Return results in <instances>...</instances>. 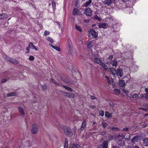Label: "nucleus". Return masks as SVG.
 I'll use <instances>...</instances> for the list:
<instances>
[{"instance_id":"59","label":"nucleus","mask_w":148,"mask_h":148,"mask_svg":"<svg viewBox=\"0 0 148 148\" xmlns=\"http://www.w3.org/2000/svg\"><path fill=\"white\" fill-rule=\"evenodd\" d=\"M145 98L146 99H148V94H146L145 95Z\"/></svg>"},{"instance_id":"37","label":"nucleus","mask_w":148,"mask_h":148,"mask_svg":"<svg viewBox=\"0 0 148 148\" xmlns=\"http://www.w3.org/2000/svg\"><path fill=\"white\" fill-rule=\"evenodd\" d=\"M99 115L101 116H103L104 115V112L103 111V110H100L99 112Z\"/></svg>"},{"instance_id":"38","label":"nucleus","mask_w":148,"mask_h":148,"mask_svg":"<svg viewBox=\"0 0 148 148\" xmlns=\"http://www.w3.org/2000/svg\"><path fill=\"white\" fill-rule=\"evenodd\" d=\"M75 28L77 30H78L80 32H81L82 31V29L81 27L78 25H76L75 26Z\"/></svg>"},{"instance_id":"18","label":"nucleus","mask_w":148,"mask_h":148,"mask_svg":"<svg viewBox=\"0 0 148 148\" xmlns=\"http://www.w3.org/2000/svg\"><path fill=\"white\" fill-rule=\"evenodd\" d=\"M19 112L21 113V115H23L24 114V111L23 108L21 106H19L18 107Z\"/></svg>"},{"instance_id":"40","label":"nucleus","mask_w":148,"mask_h":148,"mask_svg":"<svg viewBox=\"0 0 148 148\" xmlns=\"http://www.w3.org/2000/svg\"><path fill=\"white\" fill-rule=\"evenodd\" d=\"M102 125L103 126V127L105 128L107 127V125H108V124L106 122H103L102 123Z\"/></svg>"},{"instance_id":"9","label":"nucleus","mask_w":148,"mask_h":148,"mask_svg":"<svg viewBox=\"0 0 148 148\" xmlns=\"http://www.w3.org/2000/svg\"><path fill=\"white\" fill-rule=\"evenodd\" d=\"M117 144L119 146L123 147L125 145V143L123 140L119 139L117 142Z\"/></svg>"},{"instance_id":"3","label":"nucleus","mask_w":148,"mask_h":148,"mask_svg":"<svg viewBox=\"0 0 148 148\" xmlns=\"http://www.w3.org/2000/svg\"><path fill=\"white\" fill-rule=\"evenodd\" d=\"M89 33L92 36V38H96L97 36L98 33L97 32L95 31L93 29H91L89 31Z\"/></svg>"},{"instance_id":"10","label":"nucleus","mask_w":148,"mask_h":148,"mask_svg":"<svg viewBox=\"0 0 148 148\" xmlns=\"http://www.w3.org/2000/svg\"><path fill=\"white\" fill-rule=\"evenodd\" d=\"M139 138L138 136H134L131 140V142L132 143H134L137 142Z\"/></svg>"},{"instance_id":"32","label":"nucleus","mask_w":148,"mask_h":148,"mask_svg":"<svg viewBox=\"0 0 148 148\" xmlns=\"http://www.w3.org/2000/svg\"><path fill=\"white\" fill-rule=\"evenodd\" d=\"M79 119L78 117L77 116H75L74 117V119H73V121L75 123H76V121Z\"/></svg>"},{"instance_id":"7","label":"nucleus","mask_w":148,"mask_h":148,"mask_svg":"<svg viewBox=\"0 0 148 148\" xmlns=\"http://www.w3.org/2000/svg\"><path fill=\"white\" fill-rule=\"evenodd\" d=\"M70 148H80L79 145L76 143H73L71 142L70 144Z\"/></svg>"},{"instance_id":"51","label":"nucleus","mask_w":148,"mask_h":148,"mask_svg":"<svg viewBox=\"0 0 148 148\" xmlns=\"http://www.w3.org/2000/svg\"><path fill=\"white\" fill-rule=\"evenodd\" d=\"M72 135V133L71 132H70L69 131H68V134H67V135L69 136H70Z\"/></svg>"},{"instance_id":"8","label":"nucleus","mask_w":148,"mask_h":148,"mask_svg":"<svg viewBox=\"0 0 148 148\" xmlns=\"http://www.w3.org/2000/svg\"><path fill=\"white\" fill-rule=\"evenodd\" d=\"M119 137H122V138H124L125 140H129L130 139V136L129 135H128L126 136L120 134L119 135Z\"/></svg>"},{"instance_id":"44","label":"nucleus","mask_w":148,"mask_h":148,"mask_svg":"<svg viewBox=\"0 0 148 148\" xmlns=\"http://www.w3.org/2000/svg\"><path fill=\"white\" fill-rule=\"evenodd\" d=\"M106 131H103L100 132V134L102 136H103L106 134Z\"/></svg>"},{"instance_id":"1","label":"nucleus","mask_w":148,"mask_h":148,"mask_svg":"<svg viewBox=\"0 0 148 148\" xmlns=\"http://www.w3.org/2000/svg\"><path fill=\"white\" fill-rule=\"evenodd\" d=\"M89 53L88 54L89 57L93 61L100 65L103 62L98 57L97 52L96 51H95L92 52L91 49H89Z\"/></svg>"},{"instance_id":"56","label":"nucleus","mask_w":148,"mask_h":148,"mask_svg":"<svg viewBox=\"0 0 148 148\" xmlns=\"http://www.w3.org/2000/svg\"><path fill=\"white\" fill-rule=\"evenodd\" d=\"M131 91L133 92L135 90V88H134L133 87H132V88H131Z\"/></svg>"},{"instance_id":"34","label":"nucleus","mask_w":148,"mask_h":148,"mask_svg":"<svg viewBox=\"0 0 148 148\" xmlns=\"http://www.w3.org/2000/svg\"><path fill=\"white\" fill-rule=\"evenodd\" d=\"M105 78L107 80V82L108 83V84H111V82L109 78L107 76H106Z\"/></svg>"},{"instance_id":"31","label":"nucleus","mask_w":148,"mask_h":148,"mask_svg":"<svg viewBox=\"0 0 148 148\" xmlns=\"http://www.w3.org/2000/svg\"><path fill=\"white\" fill-rule=\"evenodd\" d=\"M29 46H32L33 47V49H35L36 50H37V49L36 48L34 44L31 42H30L29 44Z\"/></svg>"},{"instance_id":"49","label":"nucleus","mask_w":148,"mask_h":148,"mask_svg":"<svg viewBox=\"0 0 148 148\" xmlns=\"http://www.w3.org/2000/svg\"><path fill=\"white\" fill-rule=\"evenodd\" d=\"M42 88L43 90H45L47 88V87L46 85H42Z\"/></svg>"},{"instance_id":"2","label":"nucleus","mask_w":148,"mask_h":148,"mask_svg":"<svg viewBox=\"0 0 148 148\" xmlns=\"http://www.w3.org/2000/svg\"><path fill=\"white\" fill-rule=\"evenodd\" d=\"M32 133L33 134H37L39 131L38 125L37 124H34L32 125Z\"/></svg>"},{"instance_id":"39","label":"nucleus","mask_w":148,"mask_h":148,"mask_svg":"<svg viewBox=\"0 0 148 148\" xmlns=\"http://www.w3.org/2000/svg\"><path fill=\"white\" fill-rule=\"evenodd\" d=\"M47 40L48 41L50 42L51 43H52L53 42V40L50 37H48L47 38Z\"/></svg>"},{"instance_id":"55","label":"nucleus","mask_w":148,"mask_h":148,"mask_svg":"<svg viewBox=\"0 0 148 148\" xmlns=\"http://www.w3.org/2000/svg\"><path fill=\"white\" fill-rule=\"evenodd\" d=\"M147 124L145 123H144L142 125V127H145L147 126Z\"/></svg>"},{"instance_id":"4","label":"nucleus","mask_w":148,"mask_h":148,"mask_svg":"<svg viewBox=\"0 0 148 148\" xmlns=\"http://www.w3.org/2000/svg\"><path fill=\"white\" fill-rule=\"evenodd\" d=\"M108 142L107 141H105L101 145H98L97 148H107Z\"/></svg>"},{"instance_id":"30","label":"nucleus","mask_w":148,"mask_h":148,"mask_svg":"<svg viewBox=\"0 0 148 148\" xmlns=\"http://www.w3.org/2000/svg\"><path fill=\"white\" fill-rule=\"evenodd\" d=\"M122 92L123 93L126 94V95H128V94L130 90H126L125 89H123L122 90Z\"/></svg>"},{"instance_id":"29","label":"nucleus","mask_w":148,"mask_h":148,"mask_svg":"<svg viewBox=\"0 0 148 148\" xmlns=\"http://www.w3.org/2000/svg\"><path fill=\"white\" fill-rule=\"evenodd\" d=\"M91 2L92 1L91 0H89L88 1L86 2L84 4V6L85 7L88 6V5L91 3Z\"/></svg>"},{"instance_id":"26","label":"nucleus","mask_w":148,"mask_h":148,"mask_svg":"<svg viewBox=\"0 0 148 148\" xmlns=\"http://www.w3.org/2000/svg\"><path fill=\"white\" fill-rule=\"evenodd\" d=\"M119 86L121 87L125 85L124 81L123 80L120 81L119 83Z\"/></svg>"},{"instance_id":"11","label":"nucleus","mask_w":148,"mask_h":148,"mask_svg":"<svg viewBox=\"0 0 148 148\" xmlns=\"http://www.w3.org/2000/svg\"><path fill=\"white\" fill-rule=\"evenodd\" d=\"M116 74L118 76H119L120 77H121L123 74L122 70L120 69H118Z\"/></svg>"},{"instance_id":"19","label":"nucleus","mask_w":148,"mask_h":148,"mask_svg":"<svg viewBox=\"0 0 148 148\" xmlns=\"http://www.w3.org/2000/svg\"><path fill=\"white\" fill-rule=\"evenodd\" d=\"M72 48V42L70 40H69L67 44V49H70Z\"/></svg>"},{"instance_id":"13","label":"nucleus","mask_w":148,"mask_h":148,"mask_svg":"<svg viewBox=\"0 0 148 148\" xmlns=\"http://www.w3.org/2000/svg\"><path fill=\"white\" fill-rule=\"evenodd\" d=\"M8 15L6 14H0V19L4 20L7 18Z\"/></svg>"},{"instance_id":"45","label":"nucleus","mask_w":148,"mask_h":148,"mask_svg":"<svg viewBox=\"0 0 148 148\" xmlns=\"http://www.w3.org/2000/svg\"><path fill=\"white\" fill-rule=\"evenodd\" d=\"M95 19L98 20L99 21H100L101 20V18H99L98 16L97 15H95Z\"/></svg>"},{"instance_id":"20","label":"nucleus","mask_w":148,"mask_h":148,"mask_svg":"<svg viewBox=\"0 0 148 148\" xmlns=\"http://www.w3.org/2000/svg\"><path fill=\"white\" fill-rule=\"evenodd\" d=\"M114 92L116 95H118L120 93V90L119 89H116L114 90Z\"/></svg>"},{"instance_id":"61","label":"nucleus","mask_w":148,"mask_h":148,"mask_svg":"<svg viewBox=\"0 0 148 148\" xmlns=\"http://www.w3.org/2000/svg\"><path fill=\"white\" fill-rule=\"evenodd\" d=\"M112 148H120L119 147H116V146H112Z\"/></svg>"},{"instance_id":"60","label":"nucleus","mask_w":148,"mask_h":148,"mask_svg":"<svg viewBox=\"0 0 148 148\" xmlns=\"http://www.w3.org/2000/svg\"><path fill=\"white\" fill-rule=\"evenodd\" d=\"M89 19L85 20L84 21L86 23H88L89 22Z\"/></svg>"},{"instance_id":"63","label":"nucleus","mask_w":148,"mask_h":148,"mask_svg":"<svg viewBox=\"0 0 148 148\" xmlns=\"http://www.w3.org/2000/svg\"><path fill=\"white\" fill-rule=\"evenodd\" d=\"M133 148H140L138 146L136 145L133 147Z\"/></svg>"},{"instance_id":"24","label":"nucleus","mask_w":148,"mask_h":148,"mask_svg":"<svg viewBox=\"0 0 148 148\" xmlns=\"http://www.w3.org/2000/svg\"><path fill=\"white\" fill-rule=\"evenodd\" d=\"M16 94L14 92H11L8 94L7 95V97L12 96H15L16 95Z\"/></svg>"},{"instance_id":"21","label":"nucleus","mask_w":148,"mask_h":148,"mask_svg":"<svg viewBox=\"0 0 148 148\" xmlns=\"http://www.w3.org/2000/svg\"><path fill=\"white\" fill-rule=\"evenodd\" d=\"M112 113L108 112H106L105 113V116L107 118H110L112 116Z\"/></svg>"},{"instance_id":"25","label":"nucleus","mask_w":148,"mask_h":148,"mask_svg":"<svg viewBox=\"0 0 148 148\" xmlns=\"http://www.w3.org/2000/svg\"><path fill=\"white\" fill-rule=\"evenodd\" d=\"M110 71L112 74L113 75H115L116 74L117 71L115 69L113 68L110 69Z\"/></svg>"},{"instance_id":"5","label":"nucleus","mask_w":148,"mask_h":148,"mask_svg":"<svg viewBox=\"0 0 148 148\" xmlns=\"http://www.w3.org/2000/svg\"><path fill=\"white\" fill-rule=\"evenodd\" d=\"M82 14L81 12L77 8L74 9L73 11V15H80Z\"/></svg>"},{"instance_id":"48","label":"nucleus","mask_w":148,"mask_h":148,"mask_svg":"<svg viewBox=\"0 0 148 148\" xmlns=\"http://www.w3.org/2000/svg\"><path fill=\"white\" fill-rule=\"evenodd\" d=\"M10 62H11V63H16L17 62V61H16L12 59H11V60H10Z\"/></svg>"},{"instance_id":"23","label":"nucleus","mask_w":148,"mask_h":148,"mask_svg":"<svg viewBox=\"0 0 148 148\" xmlns=\"http://www.w3.org/2000/svg\"><path fill=\"white\" fill-rule=\"evenodd\" d=\"M130 97L133 98H136L138 97V95L137 94H132V93H131L130 94Z\"/></svg>"},{"instance_id":"22","label":"nucleus","mask_w":148,"mask_h":148,"mask_svg":"<svg viewBox=\"0 0 148 148\" xmlns=\"http://www.w3.org/2000/svg\"><path fill=\"white\" fill-rule=\"evenodd\" d=\"M101 66H102V67L105 70H107L108 68V66H107L106 64L104 63L103 62H102L101 64L100 65Z\"/></svg>"},{"instance_id":"58","label":"nucleus","mask_w":148,"mask_h":148,"mask_svg":"<svg viewBox=\"0 0 148 148\" xmlns=\"http://www.w3.org/2000/svg\"><path fill=\"white\" fill-rule=\"evenodd\" d=\"M6 81H7V79H3L2 80V83L4 82H5Z\"/></svg>"},{"instance_id":"27","label":"nucleus","mask_w":148,"mask_h":148,"mask_svg":"<svg viewBox=\"0 0 148 148\" xmlns=\"http://www.w3.org/2000/svg\"><path fill=\"white\" fill-rule=\"evenodd\" d=\"M63 87L65 89L68 91L71 92L73 91L72 88L69 87L67 86H64Z\"/></svg>"},{"instance_id":"6","label":"nucleus","mask_w":148,"mask_h":148,"mask_svg":"<svg viewBox=\"0 0 148 148\" xmlns=\"http://www.w3.org/2000/svg\"><path fill=\"white\" fill-rule=\"evenodd\" d=\"M84 13L87 16H90L92 14V11L89 8H86L85 10Z\"/></svg>"},{"instance_id":"12","label":"nucleus","mask_w":148,"mask_h":148,"mask_svg":"<svg viewBox=\"0 0 148 148\" xmlns=\"http://www.w3.org/2000/svg\"><path fill=\"white\" fill-rule=\"evenodd\" d=\"M107 26V23H101L99 24V27L100 28H106Z\"/></svg>"},{"instance_id":"42","label":"nucleus","mask_w":148,"mask_h":148,"mask_svg":"<svg viewBox=\"0 0 148 148\" xmlns=\"http://www.w3.org/2000/svg\"><path fill=\"white\" fill-rule=\"evenodd\" d=\"M110 129L112 130H117L118 129L116 127H110Z\"/></svg>"},{"instance_id":"47","label":"nucleus","mask_w":148,"mask_h":148,"mask_svg":"<svg viewBox=\"0 0 148 148\" xmlns=\"http://www.w3.org/2000/svg\"><path fill=\"white\" fill-rule=\"evenodd\" d=\"M29 59L30 60H34V57L33 56H31L29 57Z\"/></svg>"},{"instance_id":"46","label":"nucleus","mask_w":148,"mask_h":148,"mask_svg":"<svg viewBox=\"0 0 148 148\" xmlns=\"http://www.w3.org/2000/svg\"><path fill=\"white\" fill-rule=\"evenodd\" d=\"M52 6L53 9L55 8L56 7V3L54 1H53L52 3Z\"/></svg>"},{"instance_id":"54","label":"nucleus","mask_w":148,"mask_h":148,"mask_svg":"<svg viewBox=\"0 0 148 148\" xmlns=\"http://www.w3.org/2000/svg\"><path fill=\"white\" fill-rule=\"evenodd\" d=\"M112 57H113V56L112 55H110L108 58V59L111 60L112 59Z\"/></svg>"},{"instance_id":"41","label":"nucleus","mask_w":148,"mask_h":148,"mask_svg":"<svg viewBox=\"0 0 148 148\" xmlns=\"http://www.w3.org/2000/svg\"><path fill=\"white\" fill-rule=\"evenodd\" d=\"M117 64V61H114L113 62L112 65L113 66H116Z\"/></svg>"},{"instance_id":"17","label":"nucleus","mask_w":148,"mask_h":148,"mask_svg":"<svg viewBox=\"0 0 148 148\" xmlns=\"http://www.w3.org/2000/svg\"><path fill=\"white\" fill-rule=\"evenodd\" d=\"M114 0H106L104 1V3L105 4L109 5L111 3H112Z\"/></svg>"},{"instance_id":"57","label":"nucleus","mask_w":148,"mask_h":148,"mask_svg":"<svg viewBox=\"0 0 148 148\" xmlns=\"http://www.w3.org/2000/svg\"><path fill=\"white\" fill-rule=\"evenodd\" d=\"M89 107L90 108L92 109H94L95 108V106H90Z\"/></svg>"},{"instance_id":"62","label":"nucleus","mask_w":148,"mask_h":148,"mask_svg":"<svg viewBox=\"0 0 148 148\" xmlns=\"http://www.w3.org/2000/svg\"><path fill=\"white\" fill-rule=\"evenodd\" d=\"M145 91L146 92V94H148V88L145 89Z\"/></svg>"},{"instance_id":"52","label":"nucleus","mask_w":148,"mask_h":148,"mask_svg":"<svg viewBox=\"0 0 148 148\" xmlns=\"http://www.w3.org/2000/svg\"><path fill=\"white\" fill-rule=\"evenodd\" d=\"M51 81L52 82H53V83L54 84L57 85V84L56 82H55V81L54 80V79H51Z\"/></svg>"},{"instance_id":"16","label":"nucleus","mask_w":148,"mask_h":148,"mask_svg":"<svg viewBox=\"0 0 148 148\" xmlns=\"http://www.w3.org/2000/svg\"><path fill=\"white\" fill-rule=\"evenodd\" d=\"M143 145L145 146H148V138L144 139L143 140Z\"/></svg>"},{"instance_id":"50","label":"nucleus","mask_w":148,"mask_h":148,"mask_svg":"<svg viewBox=\"0 0 148 148\" xmlns=\"http://www.w3.org/2000/svg\"><path fill=\"white\" fill-rule=\"evenodd\" d=\"M92 43V42H90L88 44L87 47L88 48H89L90 47H91L90 46L91 45Z\"/></svg>"},{"instance_id":"15","label":"nucleus","mask_w":148,"mask_h":148,"mask_svg":"<svg viewBox=\"0 0 148 148\" xmlns=\"http://www.w3.org/2000/svg\"><path fill=\"white\" fill-rule=\"evenodd\" d=\"M86 121H84L82 123V124L81 127V130H83L86 127Z\"/></svg>"},{"instance_id":"53","label":"nucleus","mask_w":148,"mask_h":148,"mask_svg":"<svg viewBox=\"0 0 148 148\" xmlns=\"http://www.w3.org/2000/svg\"><path fill=\"white\" fill-rule=\"evenodd\" d=\"M128 130H129V129L128 128H123V131H125L127 132L128 131Z\"/></svg>"},{"instance_id":"36","label":"nucleus","mask_w":148,"mask_h":148,"mask_svg":"<svg viewBox=\"0 0 148 148\" xmlns=\"http://www.w3.org/2000/svg\"><path fill=\"white\" fill-rule=\"evenodd\" d=\"M68 97L69 98H74L75 97V95L73 94V93H70L68 96Z\"/></svg>"},{"instance_id":"64","label":"nucleus","mask_w":148,"mask_h":148,"mask_svg":"<svg viewBox=\"0 0 148 148\" xmlns=\"http://www.w3.org/2000/svg\"><path fill=\"white\" fill-rule=\"evenodd\" d=\"M112 138H113V137H112V136L109 137V139L110 140H112Z\"/></svg>"},{"instance_id":"33","label":"nucleus","mask_w":148,"mask_h":148,"mask_svg":"<svg viewBox=\"0 0 148 148\" xmlns=\"http://www.w3.org/2000/svg\"><path fill=\"white\" fill-rule=\"evenodd\" d=\"M68 50V53L70 54H72L73 53V48H71L70 49H67Z\"/></svg>"},{"instance_id":"43","label":"nucleus","mask_w":148,"mask_h":148,"mask_svg":"<svg viewBox=\"0 0 148 148\" xmlns=\"http://www.w3.org/2000/svg\"><path fill=\"white\" fill-rule=\"evenodd\" d=\"M50 32L49 31H45L44 33V35L46 36L48 35L49 34Z\"/></svg>"},{"instance_id":"28","label":"nucleus","mask_w":148,"mask_h":148,"mask_svg":"<svg viewBox=\"0 0 148 148\" xmlns=\"http://www.w3.org/2000/svg\"><path fill=\"white\" fill-rule=\"evenodd\" d=\"M68 141L67 139H66L65 140L64 148H68Z\"/></svg>"},{"instance_id":"14","label":"nucleus","mask_w":148,"mask_h":148,"mask_svg":"<svg viewBox=\"0 0 148 148\" xmlns=\"http://www.w3.org/2000/svg\"><path fill=\"white\" fill-rule=\"evenodd\" d=\"M49 45L51 47L53 48L56 50L57 51H60L61 50L60 48V47L59 46L58 47H56L55 46H54L51 44H49Z\"/></svg>"},{"instance_id":"35","label":"nucleus","mask_w":148,"mask_h":148,"mask_svg":"<svg viewBox=\"0 0 148 148\" xmlns=\"http://www.w3.org/2000/svg\"><path fill=\"white\" fill-rule=\"evenodd\" d=\"M25 144L26 145V146L24 147V148H27L26 147H27L30 146L29 143L28 141H26L25 143Z\"/></svg>"}]
</instances>
